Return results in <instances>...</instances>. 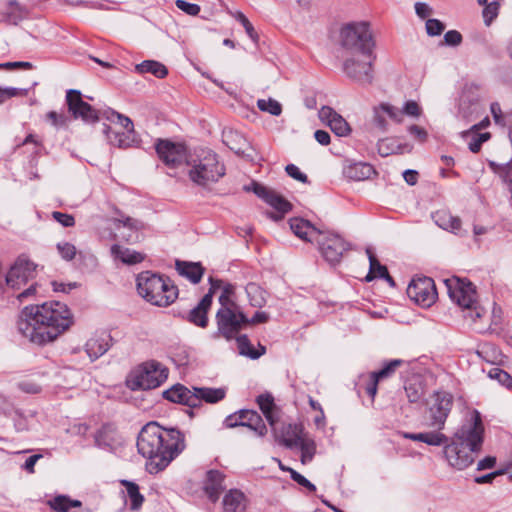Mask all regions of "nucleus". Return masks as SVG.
I'll return each mask as SVG.
<instances>
[{"label": "nucleus", "instance_id": "1", "mask_svg": "<svg viewBox=\"0 0 512 512\" xmlns=\"http://www.w3.org/2000/svg\"><path fill=\"white\" fill-rule=\"evenodd\" d=\"M484 440V426L481 414L472 410L454 433L451 442L441 430L424 432L423 443L430 446L444 445V455L450 466L463 470L474 463L481 451Z\"/></svg>", "mask_w": 512, "mask_h": 512}, {"label": "nucleus", "instance_id": "2", "mask_svg": "<svg viewBox=\"0 0 512 512\" xmlns=\"http://www.w3.org/2000/svg\"><path fill=\"white\" fill-rule=\"evenodd\" d=\"M73 324V316L67 305L45 302L26 306L20 314L17 328L30 342L44 345L54 341Z\"/></svg>", "mask_w": 512, "mask_h": 512}, {"label": "nucleus", "instance_id": "3", "mask_svg": "<svg viewBox=\"0 0 512 512\" xmlns=\"http://www.w3.org/2000/svg\"><path fill=\"white\" fill-rule=\"evenodd\" d=\"M340 44L352 53V56L343 63L345 75L358 83L370 84L373 79L375 42L369 22L359 21L345 24L340 31Z\"/></svg>", "mask_w": 512, "mask_h": 512}, {"label": "nucleus", "instance_id": "4", "mask_svg": "<svg viewBox=\"0 0 512 512\" xmlns=\"http://www.w3.org/2000/svg\"><path fill=\"white\" fill-rule=\"evenodd\" d=\"M184 448V435L178 429H166L156 422L147 423L137 438L138 452L148 459L150 473L164 470Z\"/></svg>", "mask_w": 512, "mask_h": 512}, {"label": "nucleus", "instance_id": "5", "mask_svg": "<svg viewBox=\"0 0 512 512\" xmlns=\"http://www.w3.org/2000/svg\"><path fill=\"white\" fill-rule=\"evenodd\" d=\"M187 176L197 187L209 190L226 174L219 156L207 148L195 149L187 158Z\"/></svg>", "mask_w": 512, "mask_h": 512}, {"label": "nucleus", "instance_id": "6", "mask_svg": "<svg viewBox=\"0 0 512 512\" xmlns=\"http://www.w3.org/2000/svg\"><path fill=\"white\" fill-rule=\"evenodd\" d=\"M136 286L139 295L155 306L167 307L178 297V288L168 277L151 271L139 273Z\"/></svg>", "mask_w": 512, "mask_h": 512}, {"label": "nucleus", "instance_id": "7", "mask_svg": "<svg viewBox=\"0 0 512 512\" xmlns=\"http://www.w3.org/2000/svg\"><path fill=\"white\" fill-rule=\"evenodd\" d=\"M231 290L225 287L219 296L220 308L216 313L217 332L214 338L219 336L226 340L237 337L240 331L249 326V318L243 313L241 307L230 299Z\"/></svg>", "mask_w": 512, "mask_h": 512}, {"label": "nucleus", "instance_id": "8", "mask_svg": "<svg viewBox=\"0 0 512 512\" xmlns=\"http://www.w3.org/2000/svg\"><path fill=\"white\" fill-rule=\"evenodd\" d=\"M450 299L462 308L465 318L472 321L480 319L485 309L477 300L476 288L472 282L459 277H451L444 280Z\"/></svg>", "mask_w": 512, "mask_h": 512}, {"label": "nucleus", "instance_id": "9", "mask_svg": "<svg viewBox=\"0 0 512 512\" xmlns=\"http://www.w3.org/2000/svg\"><path fill=\"white\" fill-rule=\"evenodd\" d=\"M454 397L447 391H435L426 400L429 427L442 430L452 410Z\"/></svg>", "mask_w": 512, "mask_h": 512}, {"label": "nucleus", "instance_id": "10", "mask_svg": "<svg viewBox=\"0 0 512 512\" xmlns=\"http://www.w3.org/2000/svg\"><path fill=\"white\" fill-rule=\"evenodd\" d=\"M168 373V369L155 360L145 362L133 374L132 389H155L166 381Z\"/></svg>", "mask_w": 512, "mask_h": 512}, {"label": "nucleus", "instance_id": "11", "mask_svg": "<svg viewBox=\"0 0 512 512\" xmlns=\"http://www.w3.org/2000/svg\"><path fill=\"white\" fill-rule=\"evenodd\" d=\"M318 249L323 258L330 264L340 263L344 254L350 250L351 245L339 234L323 231L316 239Z\"/></svg>", "mask_w": 512, "mask_h": 512}, {"label": "nucleus", "instance_id": "12", "mask_svg": "<svg viewBox=\"0 0 512 512\" xmlns=\"http://www.w3.org/2000/svg\"><path fill=\"white\" fill-rule=\"evenodd\" d=\"M246 191L254 192L260 199L265 201L268 205L273 207L277 213H271L270 217L274 221H279L283 218L284 214L289 212L292 208L290 202L278 194L275 190L270 189L257 182H252L251 185L245 186Z\"/></svg>", "mask_w": 512, "mask_h": 512}, {"label": "nucleus", "instance_id": "13", "mask_svg": "<svg viewBox=\"0 0 512 512\" xmlns=\"http://www.w3.org/2000/svg\"><path fill=\"white\" fill-rule=\"evenodd\" d=\"M158 157L169 169H176L183 163L187 165V153L184 145L168 139H158L155 143Z\"/></svg>", "mask_w": 512, "mask_h": 512}, {"label": "nucleus", "instance_id": "14", "mask_svg": "<svg viewBox=\"0 0 512 512\" xmlns=\"http://www.w3.org/2000/svg\"><path fill=\"white\" fill-rule=\"evenodd\" d=\"M407 294L415 303L430 307L437 299L434 280L430 277L414 278L407 288Z\"/></svg>", "mask_w": 512, "mask_h": 512}, {"label": "nucleus", "instance_id": "15", "mask_svg": "<svg viewBox=\"0 0 512 512\" xmlns=\"http://www.w3.org/2000/svg\"><path fill=\"white\" fill-rule=\"evenodd\" d=\"M36 267L37 265L26 257H18L6 275L7 286L14 290L21 289L35 277Z\"/></svg>", "mask_w": 512, "mask_h": 512}, {"label": "nucleus", "instance_id": "16", "mask_svg": "<svg viewBox=\"0 0 512 512\" xmlns=\"http://www.w3.org/2000/svg\"><path fill=\"white\" fill-rule=\"evenodd\" d=\"M66 103L69 112L75 119H82L85 123L94 124L99 121V112L89 103L82 100V94L79 90L69 89L66 92Z\"/></svg>", "mask_w": 512, "mask_h": 512}, {"label": "nucleus", "instance_id": "17", "mask_svg": "<svg viewBox=\"0 0 512 512\" xmlns=\"http://www.w3.org/2000/svg\"><path fill=\"white\" fill-rule=\"evenodd\" d=\"M210 289L202 297L200 302L188 314V321L198 327L205 328L208 325L207 313L212 305L213 294L216 289L220 288L221 281L209 278Z\"/></svg>", "mask_w": 512, "mask_h": 512}, {"label": "nucleus", "instance_id": "18", "mask_svg": "<svg viewBox=\"0 0 512 512\" xmlns=\"http://www.w3.org/2000/svg\"><path fill=\"white\" fill-rule=\"evenodd\" d=\"M275 439L287 448H295L300 437L304 434L301 424L281 423L276 420L271 427Z\"/></svg>", "mask_w": 512, "mask_h": 512}, {"label": "nucleus", "instance_id": "19", "mask_svg": "<svg viewBox=\"0 0 512 512\" xmlns=\"http://www.w3.org/2000/svg\"><path fill=\"white\" fill-rule=\"evenodd\" d=\"M387 118L400 123L402 110L388 103H381L373 108V123L382 132L387 131Z\"/></svg>", "mask_w": 512, "mask_h": 512}, {"label": "nucleus", "instance_id": "20", "mask_svg": "<svg viewBox=\"0 0 512 512\" xmlns=\"http://www.w3.org/2000/svg\"><path fill=\"white\" fill-rule=\"evenodd\" d=\"M403 363L404 361L401 359H394L386 363L379 371L371 372L366 385V393L374 399L379 381L391 377Z\"/></svg>", "mask_w": 512, "mask_h": 512}, {"label": "nucleus", "instance_id": "21", "mask_svg": "<svg viewBox=\"0 0 512 512\" xmlns=\"http://www.w3.org/2000/svg\"><path fill=\"white\" fill-rule=\"evenodd\" d=\"M163 398L173 402L186 405L190 408H195V402H197V396L193 395V392L186 388L182 384H176L170 389L163 392Z\"/></svg>", "mask_w": 512, "mask_h": 512}, {"label": "nucleus", "instance_id": "22", "mask_svg": "<svg viewBox=\"0 0 512 512\" xmlns=\"http://www.w3.org/2000/svg\"><path fill=\"white\" fill-rule=\"evenodd\" d=\"M289 224L290 229L297 237L311 243H316L319 234L323 232L303 218H292Z\"/></svg>", "mask_w": 512, "mask_h": 512}, {"label": "nucleus", "instance_id": "23", "mask_svg": "<svg viewBox=\"0 0 512 512\" xmlns=\"http://www.w3.org/2000/svg\"><path fill=\"white\" fill-rule=\"evenodd\" d=\"M224 478V474L218 470H209L206 473L204 490L212 502H216L221 492L224 490Z\"/></svg>", "mask_w": 512, "mask_h": 512}, {"label": "nucleus", "instance_id": "24", "mask_svg": "<svg viewBox=\"0 0 512 512\" xmlns=\"http://www.w3.org/2000/svg\"><path fill=\"white\" fill-rule=\"evenodd\" d=\"M247 498L238 489H230L223 497V512H246Z\"/></svg>", "mask_w": 512, "mask_h": 512}, {"label": "nucleus", "instance_id": "25", "mask_svg": "<svg viewBox=\"0 0 512 512\" xmlns=\"http://www.w3.org/2000/svg\"><path fill=\"white\" fill-rule=\"evenodd\" d=\"M95 444L102 449L113 450L119 444L115 427L111 424L103 425L95 434Z\"/></svg>", "mask_w": 512, "mask_h": 512}, {"label": "nucleus", "instance_id": "26", "mask_svg": "<svg viewBox=\"0 0 512 512\" xmlns=\"http://www.w3.org/2000/svg\"><path fill=\"white\" fill-rule=\"evenodd\" d=\"M0 21L16 25L27 16V11L20 5V2H1Z\"/></svg>", "mask_w": 512, "mask_h": 512}, {"label": "nucleus", "instance_id": "27", "mask_svg": "<svg viewBox=\"0 0 512 512\" xmlns=\"http://www.w3.org/2000/svg\"><path fill=\"white\" fill-rule=\"evenodd\" d=\"M432 219L435 224L443 230L450 231L456 235H459L461 232L460 218L453 216L447 210H438L432 213Z\"/></svg>", "mask_w": 512, "mask_h": 512}, {"label": "nucleus", "instance_id": "28", "mask_svg": "<svg viewBox=\"0 0 512 512\" xmlns=\"http://www.w3.org/2000/svg\"><path fill=\"white\" fill-rule=\"evenodd\" d=\"M103 133L106 135L109 144L118 148L131 147L135 141L134 132H127L126 130L125 132L114 131L108 125H104Z\"/></svg>", "mask_w": 512, "mask_h": 512}, {"label": "nucleus", "instance_id": "29", "mask_svg": "<svg viewBox=\"0 0 512 512\" xmlns=\"http://www.w3.org/2000/svg\"><path fill=\"white\" fill-rule=\"evenodd\" d=\"M110 335H103L90 338L85 345L86 352L91 361L104 355L110 348Z\"/></svg>", "mask_w": 512, "mask_h": 512}, {"label": "nucleus", "instance_id": "30", "mask_svg": "<svg viewBox=\"0 0 512 512\" xmlns=\"http://www.w3.org/2000/svg\"><path fill=\"white\" fill-rule=\"evenodd\" d=\"M193 395L197 396L195 407H198L202 401L214 404L223 400L226 395L225 388H210V387H194Z\"/></svg>", "mask_w": 512, "mask_h": 512}, {"label": "nucleus", "instance_id": "31", "mask_svg": "<svg viewBox=\"0 0 512 512\" xmlns=\"http://www.w3.org/2000/svg\"><path fill=\"white\" fill-rule=\"evenodd\" d=\"M115 222L118 224H122L123 228L129 230V233L121 234L122 239H124L128 243H136L139 241V231H141L144 228V223L142 221L131 217H124L116 219ZM117 227L120 228V225H118Z\"/></svg>", "mask_w": 512, "mask_h": 512}, {"label": "nucleus", "instance_id": "32", "mask_svg": "<svg viewBox=\"0 0 512 512\" xmlns=\"http://www.w3.org/2000/svg\"><path fill=\"white\" fill-rule=\"evenodd\" d=\"M176 269L181 276L186 277L194 284L199 283L204 274V268L198 262H187L177 260Z\"/></svg>", "mask_w": 512, "mask_h": 512}, {"label": "nucleus", "instance_id": "33", "mask_svg": "<svg viewBox=\"0 0 512 512\" xmlns=\"http://www.w3.org/2000/svg\"><path fill=\"white\" fill-rule=\"evenodd\" d=\"M240 421L243 422V424H241L242 427L250 428L258 436L262 437L267 433V427L262 417L254 410H242V418Z\"/></svg>", "mask_w": 512, "mask_h": 512}, {"label": "nucleus", "instance_id": "34", "mask_svg": "<svg viewBox=\"0 0 512 512\" xmlns=\"http://www.w3.org/2000/svg\"><path fill=\"white\" fill-rule=\"evenodd\" d=\"M111 254L114 256V258L119 259L122 263L127 265L138 264L145 258L144 254L129 248L122 247L118 244L112 245Z\"/></svg>", "mask_w": 512, "mask_h": 512}, {"label": "nucleus", "instance_id": "35", "mask_svg": "<svg viewBox=\"0 0 512 512\" xmlns=\"http://www.w3.org/2000/svg\"><path fill=\"white\" fill-rule=\"evenodd\" d=\"M240 355L249 357L250 359H258L266 353V347L258 344V348H254L247 335H238L235 337Z\"/></svg>", "mask_w": 512, "mask_h": 512}, {"label": "nucleus", "instance_id": "36", "mask_svg": "<svg viewBox=\"0 0 512 512\" xmlns=\"http://www.w3.org/2000/svg\"><path fill=\"white\" fill-rule=\"evenodd\" d=\"M348 178L355 181H363L375 174L374 167L365 162H357L349 165L345 171Z\"/></svg>", "mask_w": 512, "mask_h": 512}, {"label": "nucleus", "instance_id": "37", "mask_svg": "<svg viewBox=\"0 0 512 512\" xmlns=\"http://www.w3.org/2000/svg\"><path fill=\"white\" fill-rule=\"evenodd\" d=\"M135 71L139 74L150 73L159 79H163L168 74V69L162 63L156 60H144L135 66Z\"/></svg>", "mask_w": 512, "mask_h": 512}, {"label": "nucleus", "instance_id": "38", "mask_svg": "<svg viewBox=\"0 0 512 512\" xmlns=\"http://www.w3.org/2000/svg\"><path fill=\"white\" fill-rule=\"evenodd\" d=\"M257 404L267 419L269 425L274 427V422L277 420L275 415L276 405L274 398L270 393L260 394L257 399Z\"/></svg>", "mask_w": 512, "mask_h": 512}, {"label": "nucleus", "instance_id": "39", "mask_svg": "<svg viewBox=\"0 0 512 512\" xmlns=\"http://www.w3.org/2000/svg\"><path fill=\"white\" fill-rule=\"evenodd\" d=\"M404 390L410 403L420 402L425 394V386L420 379L407 381Z\"/></svg>", "mask_w": 512, "mask_h": 512}, {"label": "nucleus", "instance_id": "40", "mask_svg": "<svg viewBox=\"0 0 512 512\" xmlns=\"http://www.w3.org/2000/svg\"><path fill=\"white\" fill-rule=\"evenodd\" d=\"M121 484L126 488L127 498L130 501V509L134 511L138 510L144 502V496L140 493L139 486L128 480H122Z\"/></svg>", "mask_w": 512, "mask_h": 512}, {"label": "nucleus", "instance_id": "41", "mask_svg": "<svg viewBox=\"0 0 512 512\" xmlns=\"http://www.w3.org/2000/svg\"><path fill=\"white\" fill-rule=\"evenodd\" d=\"M488 166L493 173L501 178L502 182L507 187L512 186V159L505 164H499L495 161L489 160Z\"/></svg>", "mask_w": 512, "mask_h": 512}, {"label": "nucleus", "instance_id": "42", "mask_svg": "<svg viewBox=\"0 0 512 512\" xmlns=\"http://www.w3.org/2000/svg\"><path fill=\"white\" fill-rule=\"evenodd\" d=\"M366 253L369 259V273L365 277L367 282L372 281L376 277L380 278L381 276L387 275V267L382 265L379 260L375 257L371 249L367 248Z\"/></svg>", "mask_w": 512, "mask_h": 512}, {"label": "nucleus", "instance_id": "43", "mask_svg": "<svg viewBox=\"0 0 512 512\" xmlns=\"http://www.w3.org/2000/svg\"><path fill=\"white\" fill-rule=\"evenodd\" d=\"M50 507L58 512H68L71 507H81V502L78 500H71L69 497L59 495L50 500Z\"/></svg>", "mask_w": 512, "mask_h": 512}, {"label": "nucleus", "instance_id": "44", "mask_svg": "<svg viewBox=\"0 0 512 512\" xmlns=\"http://www.w3.org/2000/svg\"><path fill=\"white\" fill-rule=\"evenodd\" d=\"M245 290L252 306L262 307L266 303L264 292L257 284L249 283Z\"/></svg>", "mask_w": 512, "mask_h": 512}, {"label": "nucleus", "instance_id": "45", "mask_svg": "<svg viewBox=\"0 0 512 512\" xmlns=\"http://www.w3.org/2000/svg\"><path fill=\"white\" fill-rule=\"evenodd\" d=\"M225 142L231 150L236 154H244L248 143L244 137L237 133H229L225 135Z\"/></svg>", "mask_w": 512, "mask_h": 512}, {"label": "nucleus", "instance_id": "46", "mask_svg": "<svg viewBox=\"0 0 512 512\" xmlns=\"http://www.w3.org/2000/svg\"><path fill=\"white\" fill-rule=\"evenodd\" d=\"M225 142L231 150L236 154H244L248 143L244 137L237 133H229L225 135Z\"/></svg>", "mask_w": 512, "mask_h": 512}, {"label": "nucleus", "instance_id": "47", "mask_svg": "<svg viewBox=\"0 0 512 512\" xmlns=\"http://www.w3.org/2000/svg\"><path fill=\"white\" fill-rule=\"evenodd\" d=\"M104 116L111 122H116L120 124L127 132H134V125L132 120L123 115L120 114L114 110H109L104 113Z\"/></svg>", "mask_w": 512, "mask_h": 512}, {"label": "nucleus", "instance_id": "48", "mask_svg": "<svg viewBox=\"0 0 512 512\" xmlns=\"http://www.w3.org/2000/svg\"><path fill=\"white\" fill-rule=\"evenodd\" d=\"M480 4H485V7L482 11V16L484 19V23L486 26H490L494 19L497 18L499 14L500 2H479Z\"/></svg>", "mask_w": 512, "mask_h": 512}, {"label": "nucleus", "instance_id": "49", "mask_svg": "<svg viewBox=\"0 0 512 512\" xmlns=\"http://www.w3.org/2000/svg\"><path fill=\"white\" fill-rule=\"evenodd\" d=\"M257 107L263 111L268 112L269 114L273 116H279L282 113V106L281 104L276 101L275 99L269 98V99H259L257 101Z\"/></svg>", "mask_w": 512, "mask_h": 512}, {"label": "nucleus", "instance_id": "50", "mask_svg": "<svg viewBox=\"0 0 512 512\" xmlns=\"http://www.w3.org/2000/svg\"><path fill=\"white\" fill-rule=\"evenodd\" d=\"M331 130L338 136H346L350 129L346 120L339 114H337L333 119L328 123Z\"/></svg>", "mask_w": 512, "mask_h": 512}, {"label": "nucleus", "instance_id": "51", "mask_svg": "<svg viewBox=\"0 0 512 512\" xmlns=\"http://www.w3.org/2000/svg\"><path fill=\"white\" fill-rule=\"evenodd\" d=\"M488 376L491 379L497 380L501 385L511 388L512 387V377L503 369L498 367H493L489 370Z\"/></svg>", "mask_w": 512, "mask_h": 512}, {"label": "nucleus", "instance_id": "52", "mask_svg": "<svg viewBox=\"0 0 512 512\" xmlns=\"http://www.w3.org/2000/svg\"><path fill=\"white\" fill-rule=\"evenodd\" d=\"M378 153L382 157L389 156L391 154H394L398 152L400 147L398 145H395L394 141L389 138L381 139L379 140L377 144Z\"/></svg>", "mask_w": 512, "mask_h": 512}, {"label": "nucleus", "instance_id": "53", "mask_svg": "<svg viewBox=\"0 0 512 512\" xmlns=\"http://www.w3.org/2000/svg\"><path fill=\"white\" fill-rule=\"evenodd\" d=\"M235 18H236V20H237V21H239V22L243 25V27H244V29H245V31H246V33H247V35L249 36V38H250L254 43H257V42H258V39H259L258 34H257V32L255 31V29H254L253 25H252V24L250 23V21L247 19V17H246L243 13H241V12H237V13H236Z\"/></svg>", "mask_w": 512, "mask_h": 512}, {"label": "nucleus", "instance_id": "54", "mask_svg": "<svg viewBox=\"0 0 512 512\" xmlns=\"http://www.w3.org/2000/svg\"><path fill=\"white\" fill-rule=\"evenodd\" d=\"M295 448H299L301 452L315 454L316 452V444L315 441L308 437L306 434H303L300 437V440L297 441Z\"/></svg>", "mask_w": 512, "mask_h": 512}, {"label": "nucleus", "instance_id": "55", "mask_svg": "<svg viewBox=\"0 0 512 512\" xmlns=\"http://www.w3.org/2000/svg\"><path fill=\"white\" fill-rule=\"evenodd\" d=\"M57 250L61 257L66 261L72 260L76 255L75 246L69 242H59L57 244Z\"/></svg>", "mask_w": 512, "mask_h": 512}, {"label": "nucleus", "instance_id": "56", "mask_svg": "<svg viewBox=\"0 0 512 512\" xmlns=\"http://www.w3.org/2000/svg\"><path fill=\"white\" fill-rule=\"evenodd\" d=\"M292 480H294L297 484L302 487H305L309 492H315L316 486L311 483L307 478H305L302 474L298 473L294 469H288Z\"/></svg>", "mask_w": 512, "mask_h": 512}, {"label": "nucleus", "instance_id": "57", "mask_svg": "<svg viewBox=\"0 0 512 512\" xmlns=\"http://www.w3.org/2000/svg\"><path fill=\"white\" fill-rule=\"evenodd\" d=\"M445 29V25L437 19H428L426 21V31L430 36H438Z\"/></svg>", "mask_w": 512, "mask_h": 512}, {"label": "nucleus", "instance_id": "58", "mask_svg": "<svg viewBox=\"0 0 512 512\" xmlns=\"http://www.w3.org/2000/svg\"><path fill=\"white\" fill-rule=\"evenodd\" d=\"M490 138V133L485 132L482 134H477L473 137V139L469 142L468 147L469 150L473 153H478L481 149L482 144Z\"/></svg>", "mask_w": 512, "mask_h": 512}, {"label": "nucleus", "instance_id": "59", "mask_svg": "<svg viewBox=\"0 0 512 512\" xmlns=\"http://www.w3.org/2000/svg\"><path fill=\"white\" fill-rule=\"evenodd\" d=\"M52 218L63 227H72L75 225V219L72 215L59 211L52 212Z\"/></svg>", "mask_w": 512, "mask_h": 512}, {"label": "nucleus", "instance_id": "60", "mask_svg": "<svg viewBox=\"0 0 512 512\" xmlns=\"http://www.w3.org/2000/svg\"><path fill=\"white\" fill-rule=\"evenodd\" d=\"M46 118L56 128L64 127L67 124V116L55 111L48 112Z\"/></svg>", "mask_w": 512, "mask_h": 512}, {"label": "nucleus", "instance_id": "61", "mask_svg": "<svg viewBox=\"0 0 512 512\" xmlns=\"http://www.w3.org/2000/svg\"><path fill=\"white\" fill-rule=\"evenodd\" d=\"M285 171L290 177H292L293 179H295L297 181H300L302 183L308 182L307 175L304 174L303 172H301L300 169L294 164H288L285 167Z\"/></svg>", "mask_w": 512, "mask_h": 512}, {"label": "nucleus", "instance_id": "62", "mask_svg": "<svg viewBox=\"0 0 512 512\" xmlns=\"http://www.w3.org/2000/svg\"><path fill=\"white\" fill-rule=\"evenodd\" d=\"M25 94H26V90H23V89L13 88V87L2 89L0 87V105L2 103H4L6 101V99H8V98L16 97L19 95H25Z\"/></svg>", "mask_w": 512, "mask_h": 512}, {"label": "nucleus", "instance_id": "63", "mask_svg": "<svg viewBox=\"0 0 512 512\" xmlns=\"http://www.w3.org/2000/svg\"><path fill=\"white\" fill-rule=\"evenodd\" d=\"M462 42V35L457 30H449L444 35V43L448 46H458Z\"/></svg>", "mask_w": 512, "mask_h": 512}, {"label": "nucleus", "instance_id": "64", "mask_svg": "<svg viewBox=\"0 0 512 512\" xmlns=\"http://www.w3.org/2000/svg\"><path fill=\"white\" fill-rule=\"evenodd\" d=\"M176 6L188 15L195 16L199 13L200 7L195 2H175Z\"/></svg>", "mask_w": 512, "mask_h": 512}]
</instances>
